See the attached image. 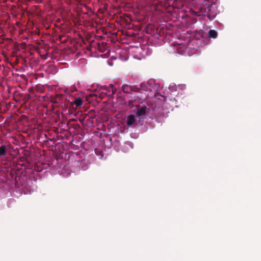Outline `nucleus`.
<instances>
[{
    "instance_id": "423d86ee",
    "label": "nucleus",
    "mask_w": 261,
    "mask_h": 261,
    "mask_svg": "<svg viewBox=\"0 0 261 261\" xmlns=\"http://www.w3.org/2000/svg\"><path fill=\"white\" fill-rule=\"evenodd\" d=\"M71 104L72 106L74 105L76 106V107H78L83 104V100L81 98H77L72 101Z\"/></svg>"
},
{
    "instance_id": "f257e3e1",
    "label": "nucleus",
    "mask_w": 261,
    "mask_h": 261,
    "mask_svg": "<svg viewBox=\"0 0 261 261\" xmlns=\"http://www.w3.org/2000/svg\"><path fill=\"white\" fill-rule=\"evenodd\" d=\"M217 0H204L199 8L201 15H206L210 20H213L216 15Z\"/></svg>"
},
{
    "instance_id": "20e7f679",
    "label": "nucleus",
    "mask_w": 261,
    "mask_h": 261,
    "mask_svg": "<svg viewBox=\"0 0 261 261\" xmlns=\"http://www.w3.org/2000/svg\"><path fill=\"white\" fill-rule=\"evenodd\" d=\"M7 153V148L5 145L0 146V157L5 156Z\"/></svg>"
},
{
    "instance_id": "0eeeda50",
    "label": "nucleus",
    "mask_w": 261,
    "mask_h": 261,
    "mask_svg": "<svg viewBox=\"0 0 261 261\" xmlns=\"http://www.w3.org/2000/svg\"><path fill=\"white\" fill-rule=\"evenodd\" d=\"M208 35L210 38H216L217 36V32L214 30H211L208 32Z\"/></svg>"
},
{
    "instance_id": "6e6552de",
    "label": "nucleus",
    "mask_w": 261,
    "mask_h": 261,
    "mask_svg": "<svg viewBox=\"0 0 261 261\" xmlns=\"http://www.w3.org/2000/svg\"><path fill=\"white\" fill-rule=\"evenodd\" d=\"M86 118V115H82L80 118H79V120L81 123H83Z\"/></svg>"
},
{
    "instance_id": "39448f33",
    "label": "nucleus",
    "mask_w": 261,
    "mask_h": 261,
    "mask_svg": "<svg viewBox=\"0 0 261 261\" xmlns=\"http://www.w3.org/2000/svg\"><path fill=\"white\" fill-rule=\"evenodd\" d=\"M135 122V117L134 115H130L128 116L127 117V124L128 125V126H130V125H132V124H133Z\"/></svg>"
},
{
    "instance_id": "7ed1b4c3",
    "label": "nucleus",
    "mask_w": 261,
    "mask_h": 261,
    "mask_svg": "<svg viewBox=\"0 0 261 261\" xmlns=\"http://www.w3.org/2000/svg\"><path fill=\"white\" fill-rule=\"evenodd\" d=\"M147 110V108L146 106H143L138 109L136 113L137 117H139L145 115L146 114Z\"/></svg>"
},
{
    "instance_id": "1a4fd4ad",
    "label": "nucleus",
    "mask_w": 261,
    "mask_h": 261,
    "mask_svg": "<svg viewBox=\"0 0 261 261\" xmlns=\"http://www.w3.org/2000/svg\"><path fill=\"white\" fill-rule=\"evenodd\" d=\"M140 86V88H142V86H143V84H141Z\"/></svg>"
},
{
    "instance_id": "f03ea898",
    "label": "nucleus",
    "mask_w": 261,
    "mask_h": 261,
    "mask_svg": "<svg viewBox=\"0 0 261 261\" xmlns=\"http://www.w3.org/2000/svg\"><path fill=\"white\" fill-rule=\"evenodd\" d=\"M140 88L136 85H129L124 84L121 87V90L124 93L132 94L133 92L137 93L140 91Z\"/></svg>"
}]
</instances>
